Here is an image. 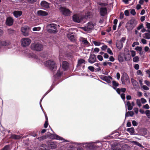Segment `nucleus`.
<instances>
[{"label": "nucleus", "mask_w": 150, "mask_h": 150, "mask_svg": "<svg viewBox=\"0 0 150 150\" xmlns=\"http://www.w3.org/2000/svg\"><path fill=\"white\" fill-rule=\"evenodd\" d=\"M22 34L24 36H27L29 35V32L30 31L29 28L28 26L23 27L21 29Z\"/></svg>", "instance_id": "12"}, {"label": "nucleus", "mask_w": 150, "mask_h": 150, "mask_svg": "<svg viewBox=\"0 0 150 150\" xmlns=\"http://www.w3.org/2000/svg\"><path fill=\"white\" fill-rule=\"evenodd\" d=\"M41 29L40 27H34L33 28V31H39Z\"/></svg>", "instance_id": "47"}, {"label": "nucleus", "mask_w": 150, "mask_h": 150, "mask_svg": "<svg viewBox=\"0 0 150 150\" xmlns=\"http://www.w3.org/2000/svg\"><path fill=\"white\" fill-rule=\"evenodd\" d=\"M28 56L29 58H33L36 59H38V57L33 53H29L28 54Z\"/></svg>", "instance_id": "29"}, {"label": "nucleus", "mask_w": 150, "mask_h": 150, "mask_svg": "<svg viewBox=\"0 0 150 150\" xmlns=\"http://www.w3.org/2000/svg\"><path fill=\"white\" fill-rule=\"evenodd\" d=\"M44 65L46 67H48L52 71H54L57 69V66L55 62L52 60H49L45 62Z\"/></svg>", "instance_id": "4"}, {"label": "nucleus", "mask_w": 150, "mask_h": 150, "mask_svg": "<svg viewBox=\"0 0 150 150\" xmlns=\"http://www.w3.org/2000/svg\"><path fill=\"white\" fill-rule=\"evenodd\" d=\"M12 138L15 139H19L21 137L19 135H12Z\"/></svg>", "instance_id": "42"}, {"label": "nucleus", "mask_w": 150, "mask_h": 150, "mask_svg": "<svg viewBox=\"0 0 150 150\" xmlns=\"http://www.w3.org/2000/svg\"><path fill=\"white\" fill-rule=\"evenodd\" d=\"M127 131L129 132L131 135L134 134L135 132L134 129L133 127L128 128L127 129Z\"/></svg>", "instance_id": "26"}, {"label": "nucleus", "mask_w": 150, "mask_h": 150, "mask_svg": "<svg viewBox=\"0 0 150 150\" xmlns=\"http://www.w3.org/2000/svg\"><path fill=\"white\" fill-rule=\"evenodd\" d=\"M100 15L103 16H105L107 12V10L106 8L102 7L100 9Z\"/></svg>", "instance_id": "18"}, {"label": "nucleus", "mask_w": 150, "mask_h": 150, "mask_svg": "<svg viewBox=\"0 0 150 150\" xmlns=\"http://www.w3.org/2000/svg\"><path fill=\"white\" fill-rule=\"evenodd\" d=\"M62 73L60 71V69H59L57 71V72L56 74V75L54 76L55 78H57L59 77L60 76L62 75Z\"/></svg>", "instance_id": "34"}, {"label": "nucleus", "mask_w": 150, "mask_h": 150, "mask_svg": "<svg viewBox=\"0 0 150 150\" xmlns=\"http://www.w3.org/2000/svg\"><path fill=\"white\" fill-rule=\"evenodd\" d=\"M13 14L16 18H18L22 14V12L21 11H15L13 12Z\"/></svg>", "instance_id": "20"}, {"label": "nucleus", "mask_w": 150, "mask_h": 150, "mask_svg": "<svg viewBox=\"0 0 150 150\" xmlns=\"http://www.w3.org/2000/svg\"><path fill=\"white\" fill-rule=\"evenodd\" d=\"M141 101L139 99H137L136 100V103L137 104L138 106L140 107L142 106V104L141 103Z\"/></svg>", "instance_id": "40"}, {"label": "nucleus", "mask_w": 150, "mask_h": 150, "mask_svg": "<svg viewBox=\"0 0 150 150\" xmlns=\"http://www.w3.org/2000/svg\"><path fill=\"white\" fill-rule=\"evenodd\" d=\"M135 49L137 51H138L141 52V51H142V48L141 47L137 46L135 48Z\"/></svg>", "instance_id": "46"}, {"label": "nucleus", "mask_w": 150, "mask_h": 150, "mask_svg": "<svg viewBox=\"0 0 150 150\" xmlns=\"http://www.w3.org/2000/svg\"><path fill=\"white\" fill-rule=\"evenodd\" d=\"M146 33L143 35V37L146 39H150V31H146Z\"/></svg>", "instance_id": "21"}, {"label": "nucleus", "mask_w": 150, "mask_h": 150, "mask_svg": "<svg viewBox=\"0 0 150 150\" xmlns=\"http://www.w3.org/2000/svg\"><path fill=\"white\" fill-rule=\"evenodd\" d=\"M90 16V13L89 12H87L85 14L84 17V19L86 18L87 19L88 17L89 16Z\"/></svg>", "instance_id": "60"}, {"label": "nucleus", "mask_w": 150, "mask_h": 150, "mask_svg": "<svg viewBox=\"0 0 150 150\" xmlns=\"http://www.w3.org/2000/svg\"><path fill=\"white\" fill-rule=\"evenodd\" d=\"M40 5L42 7L45 9L50 8V4L45 1H42L40 3Z\"/></svg>", "instance_id": "15"}, {"label": "nucleus", "mask_w": 150, "mask_h": 150, "mask_svg": "<svg viewBox=\"0 0 150 150\" xmlns=\"http://www.w3.org/2000/svg\"><path fill=\"white\" fill-rule=\"evenodd\" d=\"M49 145L52 149H54L57 147L56 145L53 142H50Z\"/></svg>", "instance_id": "27"}, {"label": "nucleus", "mask_w": 150, "mask_h": 150, "mask_svg": "<svg viewBox=\"0 0 150 150\" xmlns=\"http://www.w3.org/2000/svg\"><path fill=\"white\" fill-rule=\"evenodd\" d=\"M74 35L72 33H69L67 35L68 38L72 41L74 40Z\"/></svg>", "instance_id": "23"}, {"label": "nucleus", "mask_w": 150, "mask_h": 150, "mask_svg": "<svg viewBox=\"0 0 150 150\" xmlns=\"http://www.w3.org/2000/svg\"><path fill=\"white\" fill-rule=\"evenodd\" d=\"M62 67L64 70H67L68 68V63L66 61L63 62Z\"/></svg>", "instance_id": "22"}, {"label": "nucleus", "mask_w": 150, "mask_h": 150, "mask_svg": "<svg viewBox=\"0 0 150 150\" xmlns=\"http://www.w3.org/2000/svg\"><path fill=\"white\" fill-rule=\"evenodd\" d=\"M93 144L94 143H100L99 145H95L94 144V146H96L95 147V148L93 149H92V150L96 149L98 148H99L100 149H101L102 147V146L103 145H104L105 144H106V143H105V142H101V141H98L95 142H93Z\"/></svg>", "instance_id": "14"}, {"label": "nucleus", "mask_w": 150, "mask_h": 150, "mask_svg": "<svg viewBox=\"0 0 150 150\" xmlns=\"http://www.w3.org/2000/svg\"><path fill=\"white\" fill-rule=\"evenodd\" d=\"M47 31L51 33L57 32L56 25L53 23L47 25Z\"/></svg>", "instance_id": "6"}, {"label": "nucleus", "mask_w": 150, "mask_h": 150, "mask_svg": "<svg viewBox=\"0 0 150 150\" xmlns=\"http://www.w3.org/2000/svg\"><path fill=\"white\" fill-rule=\"evenodd\" d=\"M131 81L134 89H137L139 88L138 83L136 80L132 78L131 79Z\"/></svg>", "instance_id": "17"}, {"label": "nucleus", "mask_w": 150, "mask_h": 150, "mask_svg": "<svg viewBox=\"0 0 150 150\" xmlns=\"http://www.w3.org/2000/svg\"><path fill=\"white\" fill-rule=\"evenodd\" d=\"M82 42L85 45H88V44H89V42H88L87 40L85 38H82Z\"/></svg>", "instance_id": "39"}, {"label": "nucleus", "mask_w": 150, "mask_h": 150, "mask_svg": "<svg viewBox=\"0 0 150 150\" xmlns=\"http://www.w3.org/2000/svg\"><path fill=\"white\" fill-rule=\"evenodd\" d=\"M59 10L61 13L66 16L70 15L71 12L69 9L64 7H60L59 8Z\"/></svg>", "instance_id": "11"}, {"label": "nucleus", "mask_w": 150, "mask_h": 150, "mask_svg": "<svg viewBox=\"0 0 150 150\" xmlns=\"http://www.w3.org/2000/svg\"><path fill=\"white\" fill-rule=\"evenodd\" d=\"M9 146H5L2 150H9Z\"/></svg>", "instance_id": "64"}, {"label": "nucleus", "mask_w": 150, "mask_h": 150, "mask_svg": "<svg viewBox=\"0 0 150 150\" xmlns=\"http://www.w3.org/2000/svg\"><path fill=\"white\" fill-rule=\"evenodd\" d=\"M96 60V57L94 54H91L88 61L91 64H93L95 62Z\"/></svg>", "instance_id": "13"}, {"label": "nucleus", "mask_w": 150, "mask_h": 150, "mask_svg": "<svg viewBox=\"0 0 150 150\" xmlns=\"http://www.w3.org/2000/svg\"><path fill=\"white\" fill-rule=\"evenodd\" d=\"M107 52L111 55H113V54L111 50L109 48H108L107 49Z\"/></svg>", "instance_id": "54"}, {"label": "nucleus", "mask_w": 150, "mask_h": 150, "mask_svg": "<svg viewBox=\"0 0 150 150\" xmlns=\"http://www.w3.org/2000/svg\"><path fill=\"white\" fill-rule=\"evenodd\" d=\"M85 61L83 59H81L78 60V64L77 65V66L78 67H80L83 64H85Z\"/></svg>", "instance_id": "24"}, {"label": "nucleus", "mask_w": 150, "mask_h": 150, "mask_svg": "<svg viewBox=\"0 0 150 150\" xmlns=\"http://www.w3.org/2000/svg\"><path fill=\"white\" fill-rule=\"evenodd\" d=\"M111 150H121V149L120 148L115 146L112 148Z\"/></svg>", "instance_id": "63"}, {"label": "nucleus", "mask_w": 150, "mask_h": 150, "mask_svg": "<svg viewBox=\"0 0 150 150\" xmlns=\"http://www.w3.org/2000/svg\"><path fill=\"white\" fill-rule=\"evenodd\" d=\"M132 143H133L134 145H136L140 147H144L141 144L137 142L136 141H132Z\"/></svg>", "instance_id": "33"}, {"label": "nucleus", "mask_w": 150, "mask_h": 150, "mask_svg": "<svg viewBox=\"0 0 150 150\" xmlns=\"http://www.w3.org/2000/svg\"><path fill=\"white\" fill-rule=\"evenodd\" d=\"M41 147L42 148H40V150H50L47 146L45 145H42Z\"/></svg>", "instance_id": "35"}, {"label": "nucleus", "mask_w": 150, "mask_h": 150, "mask_svg": "<svg viewBox=\"0 0 150 150\" xmlns=\"http://www.w3.org/2000/svg\"><path fill=\"white\" fill-rule=\"evenodd\" d=\"M47 137H49L50 138L53 139L59 140V141H62V142H68L69 141L65 139L63 137L58 136V135L53 134H51L49 135H46L41 137L42 140H43L46 139Z\"/></svg>", "instance_id": "1"}, {"label": "nucleus", "mask_w": 150, "mask_h": 150, "mask_svg": "<svg viewBox=\"0 0 150 150\" xmlns=\"http://www.w3.org/2000/svg\"><path fill=\"white\" fill-rule=\"evenodd\" d=\"M43 48L42 45L39 42L32 43L31 45V49L35 51H40L42 50Z\"/></svg>", "instance_id": "5"}, {"label": "nucleus", "mask_w": 150, "mask_h": 150, "mask_svg": "<svg viewBox=\"0 0 150 150\" xmlns=\"http://www.w3.org/2000/svg\"><path fill=\"white\" fill-rule=\"evenodd\" d=\"M121 81L123 84H125L126 83H130L129 77L127 74L125 73L123 74L121 77Z\"/></svg>", "instance_id": "10"}, {"label": "nucleus", "mask_w": 150, "mask_h": 150, "mask_svg": "<svg viewBox=\"0 0 150 150\" xmlns=\"http://www.w3.org/2000/svg\"><path fill=\"white\" fill-rule=\"evenodd\" d=\"M93 42L96 46H99L102 44H103V43H101L99 42H97L95 41H93Z\"/></svg>", "instance_id": "36"}, {"label": "nucleus", "mask_w": 150, "mask_h": 150, "mask_svg": "<svg viewBox=\"0 0 150 150\" xmlns=\"http://www.w3.org/2000/svg\"><path fill=\"white\" fill-rule=\"evenodd\" d=\"M148 133V130L145 129H143L141 131V134L143 136L146 135Z\"/></svg>", "instance_id": "32"}, {"label": "nucleus", "mask_w": 150, "mask_h": 150, "mask_svg": "<svg viewBox=\"0 0 150 150\" xmlns=\"http://www.w3.org/2000/svg\"><path fill=\"white\" fill-rule=\"evenodd\" d=\"M97 58L100 61H102L103 59V57L100 55H98L97 56Z\"/></svg>", "instance_id": "55"}, {"label": "nucleus", "mask_w": 150, "mask_h": 150, "mask_svg": "<svg viewBox=\"0 0 150 150\" xmlns=\"http://www.w3.org/2000/svg\"><path fill=\"white\" fill-rule=\"evenodd\" d=\"M145 114L149 118L150 117V111L149 110H147L145 112Z\"/></svg>", "instance_id": "49"}, {"label": "nucleus", "mask_w": 150, "mask_h": 150, "mask_svg": "<svg viewBox=\"0 0 150 150\" xmlns=\"http://www.w3.org/2000/svg\"><path fill=\"white\" fill-rule=\"evenodd\" d=\"M137 24V21L134 19L129 21L126 23L125 25V27L127 29V31L129 32L131 31Z\"/></svg>", "instance_id": "3"}, {"label": "nucleus", "mask_w": 150, "mask_h": 150, "mask_svg": "<svg viewBox=\"0 0 150 150\" xmlns=\"http://www.w3.org/2000/svg\"><path fill=\"white\" fill-rule=\"evenodd\" d=\"M88 69L91 71L92 72H93L94 71V67L91 66H89L88 67Z\"/></svg>", "instance_id": "48"}, {"label": "nucleus", "mask_w": 150, "mask_h": 150, "mask_svg": "<svg viewBox=\"0 0 150 150\" xmlns=\"http://www.w3.org/2000/svg\"><path fill=\"white\" fill-rule=\"evenodd\" d=\"M37 13L39 16H45L48 15V13L45 11L39 10L37 11Z\"/></svg>", "instance_id": "19"}, {"label": "nucleus", "mask_w": 150, "mask_h": 150, "mask_svg": "<svg viewBox=\"0 0 150 150\" xmlns=\"http://www.w3.org/2000/svg\"><path fill=\"white\" fill-rule=\"evenodd\" d=\"M118 60L120 62H123L124 61L123 57L120 55L118 56Z\"/></svg>", "instance_id": "41"}, {"label": "nucleus", "mask_w": 150, "mask_h": 150, "mask_svg": "<svg viewBox=\"0 0 150 150\" xmlns=\"http://www.w3.org/2000/svg\"><path fill=\"white\" fill-rule=\"evenodd\" d=\"M144 82L148 86H150V82L149 81L147 80H145L144 81Z\"/></svg>", "instance_id": "61"}, {"label": "nucleus", "mask_w": 150, "mask_h": 150, "mask_svg": "<svg viewBox=\"0 0 150 150\" xmlns=\"http://www.w3.org/2000/svg\"><path fill=\"white\" fill-rule=\"evenodd\" d=\"M72 18L74 21L80 23L84 19V17L81 14H75L73 16Z\"/></svg>", "instance_id": "8"}, {"label": "nucleus", "mask_w": 150, "mask_h": 150, "mask_svg": "<svg viewBox=\"0 0 150 150\" xmlns=\"http://www.w3.org/2000/svg\"><path fill=\"white\" fill-rule=\"evenodd\" d=\"M112 85L114 87H117L119 86V84L115 81H113L112 82Z\"/></svg>", "instance_id": "45"}, {"label": "nucleus", "mask_w": 150, "mask_h": 150, "mask_svg": "<svg viewBox=\"0 0 150 150\" xmlns=\"http://www.w3.org/2000/svg\"><path fill=\"white\" fill-rule=\"evenodd\" d=\"M130 54L132 57H134L136 55V53L135 51L132 50H130Z\"/></svg>", "instance_id": "37"}, {"label": "nucleus", "mask_w": 150, "mask_h": 150, "mask_svg": "<svg viewBox=\"0 0 150 150\" xmlns=\"http://www.w3.org/2000/svg\"><path fill=\"white\" fill-rule=\"evenodd\" d=\"M73 144L83 146L84 148L91 150H92L96 147V146L94 145L93 142H92L83 143L74 142L73 143Z\"/></svg>", "instance_id": "2"}, {"label": "nucleus", "mask_w": 150, "mask_h": 150, "mask_svg": "<svg viewBox=\"0 0 150 150\" xmlns=\"http://www.w3.org/2000/svg\"><path fill=\"white\" fill-rule=\"evenodd\" d=\"M125 14L126 16H128L129 15V13L128 10H126L125 11Z\"/></svg>", "instance_id": "59"}, {"label": "nucleus", "mask_w": 150, "mask_h": 150, "mask_svg": "<svg viewBox=\"0 0 150 150\" xmlns=\"http://www.w3.org/2000/svg\"><path fill=\"white\" fill-rule=\"evenodd\" d=\"M133 61L134 62H137L139 61V58L138 56H136L133 59Z\"/></svg>", "instance_id": "38"}, {"label": "nucleus", "mask_w": 150, "mask_h": 150, "mask_svg": "<svg viewBox=\"0 0 150 150\" xmlns=\"http://www.w3.org/2000/svg\"><path fill=\"white\" fill-rule=\"evenodd\" d=\"M146 28L148 29V30H147L150 31V23L147 22L146 24Z\"/></svg>", "instance_id": "51"}, {"label": "nucleus", "mask_w": 150, "mask_h": 150, "mask_svg": "<svg viewBox=\"0 0 150 150\" xmlns=\"http://www.w3.org/2000/svg\"><path fill=\"white\" fill-rule=\"evenodd\" d=\"M126 90V89L125 88H121L120 89L119 88H118L116 89L117 92L118 94H120V91L124 93L125 91Z\"/></svg>", "instance_id": "30"}, {"label": "nucleus", "mask_w": 150, "mask_h": 150, "mask_svg": "<svg viewBox=\"0 0 150 150\" xmlns=\"http://www.w3.org/2000/svg\"><path fill=\"white\" fill-rule=\"evenodd\" d=\"M125 105L126 106H127L128 108V110H131L133 108V107L131 105V103L129 101H127L126 103V104L125 103Z\"/></svg>", "instance_id": "25"}, {"label": "nucleus", "mask_w": 150, "mask_h": 150, "mask_svg": "<svg viewBox=\"0 0 150 150\" xmlns=\"http://www.w3.org/2000/svg\"><path fill=\"white\" fill-rule=\"evenodd\" d=\"M144 27L143 25V24H141L139 25L137 28V30H139L140 29H142Z\"/></svg>", "instance_id": "62"}, {"label": "nucleus", "mask_w": 150, "mask_h": 150, "mask_svg": "<svg viewBox=\"0 0 150 150\" xmlns=\"http://www.w3.org/2000/svg\"><path fill=\"white\" fill-rule=\"evenodd\" d=\"M137 30H135V34L141 37V33H140Z\"/></svg>", "instance_id": "43"}, {"label": "nucleus", "mask_w": 150, "mask_h": 150, "mask_svg": "<svg viewBox=\"0 0 150 150\" xmlns=\"http://www.w3.org/2000/svg\"><path fill=\"white\" fill-rule=\"evenodd\" d=\"M95 25L92 22H88L85 27L81 28L86 31H89L93 29Z\"/></svg>", "instance_id": "9"}, {"label": "nucleus", "mask_w": 150, "mask_h": 150, "mask_svg": "<svg viewBox=\"0 0 150 150\" xmlns=\"http://www.w3.org/2000/svg\"><path fill=\"white\" fill-rule=\"evenodd\" d=\"M139 45V43L138 42H135L133 43L132 45V47H134L136 45Z\"/></svg>", "instance_id": "57"}, {"label": "nucleus", "mask_w": 150, "mask_h": 150, "mask_svg": "<svg viewBox=\"0 0 150 150\" xmlns=\"http://www.w3.org/2000/svg\"><path fill=\"white\" fill-rule=\"evenodd\" d=\"M13 20L12 18L9 17L7 18L6 22V25L11 26L13 25Z\"/></svg>", "instance_id": "16"}, {"label": "nucleus", "mask_w": 150, "mask_h": 150, "mask_svg": "<svg viewBox=\"0 0 150 150\" xmlns=\"http://www.w3.org/2000/svg\"><path fill=\"white\" fill-rule=\"evenodd\" d=\"M31 135L35 137L38 134L37 132H33L31 133Z\"/></svg>", "instance_id": "50"}, {"label": "nucleus", "mask_w": 150, "mask_h": 150, "mask_svg": "<svg viewBox=\"0 0 150 150\" xmlns=\"http://www.w3.org/2000/svg\"><path fill=\"white\" fill-rule=\"evenodd\" d=\"M143 108L145 109H148L149 108V107L148 104H146V105H143Z\"/></svg>", "instance_id": "56"}, {"label": "nucleus", "mask_w": 150, "mask_h": 150, "mask_svg": "<svg viewBox=\"0 0 150 150\" xmlns=\"http://www.w3.org/2000/svg\"><path fill=\"white\" fill-rule=\"evenodd\" d=\"M50 91H48L46 93H45V95L44 96V97L40 100V107L42 109V110H42V106L41 105V101L43 98L45 96L47 95L48 93H49L50 92Z\"/></svg>", "instance_id": "44"}, {"label": "nucleus", "mask_w": 150, "mask_h": 150, "mask_svg": "<svg viewBox=\"0 0 150 150\" xmlns=\"http://www.w3.org/2000/svg\"><path fill=\"white\" fill-rule=\"evenodd\" d=\"M21 44L23 47L28 46L31 42V40L29 38H22L21 40Z\"/></svg>", "instance_id": "7"}, {"label": "nucleus", "mask_w": 150, "mask_h": 150, "mask_svg": "<svg viewBox=\"0 0 150 150\" xmlns=\"http://www.w3.org/2000/svg\"><path fill=\"white\" fill-rule=\"evenodd\" d=\"M140 100L142 104H144L146 102V100L144 98H142Z\"/></svg>", "instance_id": "52"}, {"label": "nucleus", "mask_w": 150, "mask_h": 150, "mask_svg": "<svg viewBox=\"0 0 150 150\" xmlns=\"http://www.w3.org/2000/svg\"><path fill=\"white\" fill-rule=\"evenodd\" d=\"M124 57L125 58V60L126 61H129L131 59L130 56L129 54H126L124 55Z\"/></svg>", "instance_id": "31"}, {"label": "nucleus", "mask_w": 150, "mask_h": 150, "mask_svg": "<svg viewBox=\"0 0 150 150\" xmlns=\"http://www.w3.org/2000/svg\"><path fill=\"white\" fill-rule=\"evenodd\" d=\"M130 13L131 14L134 16L135 15L136 13L134 9H132L131 10Z\"/></svg>", "instance_id": "58"}, {"label": "nucleus", "mask_w": 150, "mask_h": 150, "mask_svg": "<svg viewBox=\"0 0 150 150\" xmlns=\"http://www.w3.org/2000/svg\"><path fill=\"white\" fill-rule=\"evenodd\" d=\"M117 47L119 50L121 49L123 47V44L121 42L117 41L116 43Z\"/></svg>", "instance_id": "28"}, {"label": "nucleus", "mask_w": 150, "mask_h": 150, "mask_svg": "<svg viewBox=\"0 0 150 150\" xmlns=\"http://www.w3.org/2000/svg\"><path fill=\"white\" fill-rule=\"evenodd\" d=\"M107 48V46L106 45H103L101 47L102 50L104 51Z\"/></svg>", "instance_id": "53"}]
</instances>
